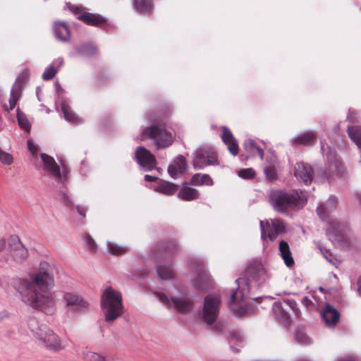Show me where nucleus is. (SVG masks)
I'll return each instance as SVG.
<instances>
[{"instance_id": "obj_3", "label": "nucleus", "mask_w": 361, "mask_h": 361, "mask_svg": "<svg viewBox=\"0 0 361 361\" xmlns=\"http://www.w3.org/2000/svg\"><path fill=\"white\" fill-rule=\"evenodd\" d=\"M306 202L303 194L297 190H274L270 193V202L274 209L284 212L289 208H301Z\"/></svg>"}, {"instance_id": "obj_39", "label": "nucleus", "mask_w": 361, "mask_h": 361, "mask_svg": "<svg viewBox=\"0 0 361 361\" xmlns=\"http://www.w3.org/2000/svg\"><path fill=\"white\" fill-rule=\"evenodd\" d=\"M83 359L85 361H104L102 356L90 350H86L84 352Z\"/></svg>"}, {"instance_id": "obj_56", "label": "nucleus", "mask_w": 361, "mask_h": 361, "mask_svg": "<svg viewBox=\"0 0 361 361\" xmlns=\"http://www.w3.org/2000/svg\"><path fill=\"white\" fill-rule=\"evenodd\" d=\"M336 361H354L351 357L338 358Z\"/></svg>"}, {"instance_id": "obj_19", "label": "nucleus", "mask_w": 361, "mask_h": 361, "mask_svg": "<svg viewBox=\"0 0 361 361\" xmlns=\"http://www.w3.org/2000/svg\"><path fill=\"white\" fill-rule=\"evenodd\" d=\"M222 134L221 135L222 141L227 146L229 152L236 156L239 152V147L237 140L235 139L231 131L226 126L221 127Z\"/></svg>"}, {"instance_id": "obj_2", "label": "nucleus", "mask_w": 361, "mask_h": 361, "mask_svg": "<svg viewBox=\"0 0 361 361\" xmlns=\"http://www.w3.org/2000/svg\"><path fill=\"white\" fill-rule=\"evenodd\" d=\"M122 296L120 292L107 287L101 295V309L105 321H115L123 314Z\"/></svg>"}, {"instance_id": "obj_4", "label": "nucleus", "mask_w": 361, "mask_h": 361, "mask_svg": "<svg viewBox=\"0 0 361 361\" xmlns=\"http://www.w3.org/2000/svg\"><path fill=\"white\" fill-rule=\"evenodd\" d=\"M142 136H149L158 149L169 147L175 140V135L158 123L152 124L143 130Z\"/></svg>"}, {"instance_id": "obj_26", "label": "nucleus", "mask_w": 361, "mask_h": 361, "mask_svg": "<svg viewBox=\"0 0 361 361\" xmlns=\"http://www.w3.org/2000/svg\"><path fill=\"white\" fill-rule=\"evenodd\" d=\"M153 190L165 195H172L177 192L178 186L174 183L161 180L153 186Z\"/></svg>"}, {"instance_id": "obj_30", "label": "nucleus", "mask_w": 361, "mask_h": 361, "mask_svg": "<svg viewBox=\"0 0 361 361\" xmlns=\"http://www.w3.org/2000/svg\"><path fill=\"white\" fill-rule=\"evenodd\" d=\"M315 135L312 131L305 132L295 135L293 142L297 145H310L313 143Z\"/></svg>"}, {"instance_id": "obj_15", "label": "nucleus", "mask_w": 361, "mask_h": 361, "mask_svg": "<svg viewBox=\"0 0 361 361\" xmlns=\"http://www.w3.org/2000/svg\"><path fill=\"white\" fill-rule=\"evenodd\" d=\"M137 164L145 171L153 169L157 164L154 156L144 147H139L135 152Z\"/></svg>"}, {"instance_id": "obj_40", "label": "nucleus", "mask_w": 361, "mask_h": 361, "mask_svg": "<svg viewBox=\"0 0 361 361\" xmlns=\"http://www.w3.org/2000/svg\"><path fill=\"white\" fill-rule=\"evenodd\" d=\"M57 73V70L53 66L49 65L42 73V79L44 80H50L54 78Z\"/></svg>"}, {"instance_id": "obj_52", "label": "nucleus", "mask_w": 361, "mask_h": 361, "mask_svg": "<svg viewBox=\"0 0 361 361\" xmlns=\"http://www.w3.org/2000/svg\"><path fill=\"white\" fill-rule=\"evenodd\" d=\"M6 246V243L5 239L0 238V252H3Z\"/></svg>"}, {"instance_id": "obj_44", "label": "nucleus", "mask_w": 361, "mask_h": 361, "mask_svg": "<svg viewBox=\"0 0 361 361\" xmlns=\"http://www.w3.org/2000/svg\"><path fill=\"white\" fill-rule=\"evenodd\" d=\"M85 247L91 252H95L97 250V245L94 240L90 237H85L84 238Z\"/></svg>"}, {"instance_id": "obj_61", "label": "nucleus", "mask_w": 361, "mask_h": 361, "mask_svg": "<svg viewBox=\"0 0 361 361\" xmlns=\"http://www.w3.org/2000/svg\"><path fill=\"white\" fill-rule=\"evenodd\" d=\"M243 338V336L240 335L238 338H237L236 339L237 340H241Z\"/></svg>"}, {"instance_id": "obj_11", "label": "nucleus", "mask_w": 361, "mask_h": 361, "mask_svg": "<svg viewBox=\"0 0 361 361\" xmlns=\"http://www.w3.org/2000/svg\"><path fill=\"white\" fill-rule=\"evenodd\" d=\"M221 305V298L218 294L208 295L204 302L203 319L208 324H212L217 318Z\"/></svg>"}, {"instance_id": "obj_37", "label": "nucleus", "mask_w": 361, "mask_h": 361, "mask_svg": "<svg viewBox=\"0 0 361 361\" xmlns=\"http://www.w3.org/2000/svg\"><path fill=\"white\" fill-rule=\"evenodd\" d=\"M17 120L19 127L27 133H30L31 124L26 114H17Z\"/></svg>"}, {"instance_id": "obj_5", "label": "nucleus", "mask_w": 361, "mask_h": 361, "mask_svg": "<svg viewBox=\"0 0 361 361\" xmlns=\"http://www.w3.org/2000/svg\"><path fill=\"white\" fill-rule=\"evenodd\" d=\"M32 331L34 336L47 350L58 352L64 348L61 338L47 325L41 324Z\"/></svg>"}, {"instance_id": "obj_16", "label": "nucleus", "mask_w": 361, "mask_h": 361, "mask_svg": "<svg viewBox=\"0 0 361 361\" xmlns=\"http://www.w3.org/2000/svg\"><path fill=\"white\" fill-rule=\"evenodd\" d=\"M63 298L67 306L76 308L79 310H87L89 307V303L75 293L66 292Z\"/></svg>"}, {"instance_id": "obj_18", "label": "nucleus", "mask_w": 361, "mask_h": 361, "mask_svg": "<svg viewBox=\"0 0 361 361\" xmlns=\"http://www.w3.org/2000/svg\"><path fill=\"white\" fill-rule=\"evenodd\" d=\"M321 316L326 324L329 327L335 326L339 320V312L329 303H326L324 307L321 311Z\"/></svg>"}, {"instance_id": "obj_14", "label": "nucleus", "mask_w": 361, "mask_h": 361, "mask_svg": "<svg viewBox=\"0 0 361 361\" xmlns=\"http://www.w3.org/2000/svg\"><path fill=\"white\" fill-rule=\"evenodd\" d=\"M216 154L207 150H198L194 153L193 166L199 169L209 165H218Z\"/></svg>"}, {"instance_id": "obj_23", "label": "nucleus", "mask_w": 361, "mask_h": 361, "mask_svg": "<svg viewBox=\"0 0 361 361\" xmlns=\"http://www.w3.org/2000/svg\"><path fill=\"white\" fill-rule=\"evenodd\" d=\"M243 148L246 153L247 158L259 156L263 159V148L255 140L247 139L244 142Z\"/></svg>"}, {"instance_id": "obj_55", "label": "nucleus", "mask_w": 361, "mask_h": 361, "mask_svg": "<svg viewBox=\"0 0 361 361\" xmlns=\"http://www.w3.org/2000/svg\"><path fill=\"white\" fill-rule=\"evenodd\" d=\"M338 166H339V163L338 161H336L334 163V169L331 168V166H330L331 173H334L335 171H336L337 169H338Z\"/></svg>"}, {"instance_id": "obj_53", "label": "nucleus", "mask_w": 361, "mask_h": 361, "mask_svg": "<svg viewBox=\"0 0 361 361\" xmlns=\"http://www.w3.org/2000/svg\"><path fill=\"white\" fill-rule=\"evenodd\" d=\"M302 302L305 307H309L312 301L307 297H304L302 300Z\"/></svg>"}, {"instance_id": "obj_35", "label": "nucleus", "mask_w": 361, "mask_h": 361, "mask_svg": "<svg viewBox=\"0 0 361 361\" xmlns=\"http://www.w3.org/2000/svg\"><path fill=\"white\" fill-rule=\"evenodd\" d=\"M106 247L108 252L117 256L124 255L128 251L127 247L118 245L114 242H108Z\"/></svg>"}, {"instance_id": "obj_38", "label": "nucleus", "mask_w": 361, "mask_h": 361, "mask_svg": "<svg viewBox=\"0 0 361 361\" xmlns=\"http://www.w3.org/2000/svg\"><path fill=\"white\" fill-rule=\"evenodd\" d=\"M14 158L11 153L4 151L0 148V162L2 164L10 166L13 163Z\"/></svg>"}, {"instance_id": "obj_41", "label": "nucleus", "mask_w": 361, "mask_h": 361, "mask_svg": "<svg viewBox=\"0 0 361 361\" xmlns=\"http://www.w3.org/2000/svg\"><path fill=\"white\" fill-rule=\"evenodd\" d=\"M239 177L244 179L252 178L255 176V171L252 168L244 169L237 171Z\"/></svg>"}, {"instance_id": "obj_43", "label": "nucleus", "mask_w": 361, "mask_h": 361, "mask_svg": "<svg viewBox=\"0 0 361 361\" xmlns=\"http://www.w3.org/2000/svg\"><path fill=\"white\" fill-rule=\"evenodd\" d=\"M63 119L68 123L77 124L80 122V118L77 114H63Z\"/></svg>"}, {"instance_id": "obj_12", "label": "nucleus", "mask_w": 361, "mask_h": 361, "mask_svg": "<svg viewBox=\"0 0 361 361\" xmlns=\"http://www.w3.org/2000/svg\"><path fill=\"white\" fill-rule=\"evenodd\" d=\"M154 294L157 299L164 305L169 308H173L179 312H186L190 310V305L189 302L185 298H177L174 297H169L164 292L160 290L154 291Z\"/></svg>"}, {"instance_id": "obj_17", "label": "nucleus", "mask_w": 361, "mask_h": 361, "mask_svg": "<svg viewBox=\"0 0 361 361\" xmlns=\"http://www.w3.org/2000/svg\"><path fill=\"white\" fill-rule=\"evenodd\" d=\"M313 171L312 167L304 163H298L295 167V176L300 182L305 185L310 183L312 180Z\"/></svg>"}, {"instance_id": "obj_10", "label": "nucleus", "mask_w": 361, "mask_h": 361, "mask_svg": "<svg viewBox=\"0 0 361 361\" xmlns=\"http://www.w3.org/2000/svg\"><path fill=\"white\" fill-rule=\"evenodd\" d=\"M272 310L276 317L286 322L299 314L295 301L290 299H283L274 302Z\"/></svg>"}, {"instance_id": "obj_27", "label": "nucleus", "mask_w": 361, "mask_h": 361, "mask_svg": "<svg viewBox=\"0 0 361 361\" xmlns=\"http://www.w3.org/2000/svg\"><path fill=\"white\" fill-rule=\"evenodd\" d=\"M135 11L141 15H149L154 9L152 0H133Z\"/></svg>"}, {"instance_id": "obj_8", "label": "nucleus", "mask_w": 361, "mask_h": 361, "mask_svg": "<svg viewBox=\"0 0 361 361\" xmlns=\"http://www.w3.org/2000/svg\"><path fill=\"white\" fill-rule=\"evenodd\" d=\"M30 76V73L27 69L24 70L18 75L11 90L10 97L8 102L2 103V106L5 111L9 112L15 109L18 99L21 97L23 87L29 80Z\"/></svg>"}, {"instance_id": "obj_48", "label": "nucleus", "mask_w": 361, "mask_h": 361, "mask_svg": "<svg viewBox=\"0 0 361 361\" xmlns=\"http://www.w3.org/2000/svg\"><path fill=\"white\" fill-rule=\"evenodd\" d=\"M62 113H71V107L67 101H63L61 104Z\"/></svg>"}, {"instance_id": "obj_21", "label": "nucleus", "mask_w": 361, "mask_h": 361, "mask_svg": "<svg viewBox=\"0 0 361 361\" xmlns=\"http://www.w3.org/2000/svg\"><path fill=\"white\" fill-rule=\"evenodd\" d=\"M187 169L185 159L180 155L177 157L168 167V173L172 178H177L181 176Z\"/></svg>"}, {"instance_id": "obj_54", "label": "nucleus", "mask_w": 361, "mask_h": 361, "mask_svg": "<svg viewBox=\"0 0 361 361\" xmlns=\"http://www.w3.org/2000/svg\"><path fill=\"white\" fill-rule=\"evenodd\" d=\"M157 179V178L156 176H150V175L145 176V180L147 182H153Z\"/></svg>"}, {"instance_id": "obj_45", "label": "nucleus", "mask_w": 361, "mask_h": 361, "mask_svg": "<svg viewBox=\"0 0 361 361\" xmlns=\"http://www.w3.org/2000/svg\"><path fill=\"white\" fill-rule=\"evenodd\" d=\"M295 339L302 344H309L310 338L303 332H298L295 334Z\"/></svg>"}, {"instance_id": "obj_34", "label": "nucleus", "mask_w": 361, "mask_h": 361, "mask_svg": "<svg viewBox=\"0 0 361 361\" xmlns=\"http://www.w3.org/2000/svg\"><path fill=\"white\" fill-rule=\"evenodd\" d=\"M157 274L160 279L164 281L173 279L175 274L172 267L164 264L157 266Z\"/></svg>"}, {"instance_id": "obj_22", "label": "nucleus", "mask_w": 361, "mask_h": 361, "mask_svg": "<svg viewBox=\"0 0 361 361\" xmlns=\"http://www.w3.org/2000/svg\"><path fill=\"white\" fill-rule=\"evenodd\" d=\"M277 159L271 152L266 154V162L264 166V173L269 180H273L276 176Z\"/></svg>"}, {"instance_id": "obj_9", "label": "nucleus", "mask_w": 361, "mask_h": 361, "mask_svg": "<svg viewBox=\"0 0 361 361\" xmlns=\"http://www.w3.org/2000/svg\"><path fill=\"white\" fill-rule=\"evenodd\" d=\"M261 238L264 241L269 238L274 241L278 236L286 232L284 222L279 219H269L259 221Z\"/></svg>"}, {"instance_id": "obj_1", "label": "nucleus", "mask_w": 361, "mask_h": 361, "mask_svg": "<svg viewBox=\"0 0 361 361\" xmlns=\"http://www.w3.org/2000/svg\"><path fill=\"white\" fill-rule=\"evenodd\" d=\"M53 267L47 262H41L38 271L27 279H16L13 286L21 300L30 307L51 314L56 310V302L49 290L54 286Z\"/></svg>"}, {"instance_id": "obj_59", "label": "nucleus", "mask_w": 361, "mask_h": 361, "mask_svg": "<svg viewBox=\"0 0 361 361\" xmlns=\"http://www.w3.org/2000/svg\"><path fill=\"white\" fill-rule=\"evenodd\" d=\"M17 114H19V113H22L20 110V108L18 106L17 109H16V112Z\"/></svg>"}, {"instance_id": "obj_33", "label": "nucleus", "mask_w": 361, "mask_h": 361, "mask_svg": "<svg viewBox=\"0 0 361 361\" xmlns=\"http://www.w3.org/2000/svg\"><path fill=\"white\" fill-rule=\"evenodd\" d=\"M198 197V190L190 187H184L178 192V197L185 201H192Z\"/></svg>"}, {"instance_id": "obj_50", "label": "nucleus", "mask_w": 361, "mask_h": 361, "mask_svg": "<svg viewBox=\"0 0 361 361\" xmlns=\"http://www.w3.org/2000/svg\"><path fill=\"white\" fill-rule=\"evenodd\" d=\"M77 208V211L78 212V214L82 216V217H85V214H86V212H87V208L85 207H82L81 205H78L76 207Z\"/></svg>"}, {"instance_id": "obj_47", "label": "nucleus", "mask_w": 361, "mask_h": 361, "mask_svg": "<svg viewBox=\"0 0 361 361\" xmlns=\"http://www.w3.org/2000/svg\"><path fill=\"white\" fill-rule=\"evenodd\" d=\"M61 200L67 206L71 207L73 205V202L71 198L67 193L63 192L61 194Z\"/></svg>"}, {"instance_id": "obj_60", "label": "nucleus", "mask_w": 361, "mask_h": 361, "mask_svg": "<svg viewBox=\"0 0 361 361\" xmlns=\"http://www.w3.org/2000/svg\"><path fill=\"white\" fill-rule=\"evenodd\" d=\"M3 286V281L1 279V278L0 277V288H2Z\"/></svg>"}, {"instance_id": "obj_25", "label": "nucleus", "mask_w": 361, "mask_h": 361, "mask_svg": "<svg viewBox=\"0 0 361 361\" xmlns=\"http://www.w3.org/2000/svg\"><path fill=\"white\" fill-rule=\"evenodd\" d=\"M78 18L83 21L87 25L92 26H100L106 21V19L104 16L99 14L88 12H84L81 15L78 16Z\"/></svg>"}, {"instance_id": "obj_29", "label": "nucleus", "mask_w": 361, "mask_h": 361, "mask_svg": "<svg viewBox=\"0 0 361 361\" xmlns=\"http://www.w3.org/2000/svg\"><path fill=\"white\" fill-rule=\"evenodd\" d=\"M280 255L287 267H291L294 264L291 252L288 244L285 241H281L279 243Z\"/></svg>"}, {"instance_id": "obj_36", "label": "nucleus", "mask_w": 361, "mask_h": 361, "mask_svg": "<svg viewBox=\"0 0 361 361\" xmlns=\"http://www.w3.org/2000/svg\"><path fill=\"white\" fill-rule=\"evenodd\" d=\"M337 202L338 201H337L336 197H330L324 206H320V207H317V213H318L319 216H320V218L324 219V216H323L322 213L325 210H331V209H334L337 204Z\"/></svg>"}, {"instance_id": "obj_6", "label": "nucleus", "mask_w": 361, "mask_h": 361, "mask_svg": "<svg viewBox=\"0 0 361 361\" xmlns=\"http://www.w3.org/2000/svg\"><path fill=\"white\" fill-rule=\"evenodd\" d=\"M28 255V252L22 243L18 236L12 235L8 239V250L6 255H2L0 261L3 263L13 265L24 262Z\"/></svg>"}, {"instance_id": "obj_57", "label": "nucleus", "mask_w": 361, "mask_h": 361, "mask_svg": "<svg viewBox=\"0 0 361 361\" xmlns=\"http://www.w3.org/2000/svg\"><path fill=\"white\" fill-rule=\"evenodd\" d=\"M357 291L361 296V277H360L357 281Z\"/></svg>"}, {"instance_id": "obj_58", "label": "nucleus", "mask_w": 361, "mask_h": 361, "mask_svg": "<svg viewBox=\"0 0 361 361\" xmlns=\"http://www.w3.org/2000/svg\"><path fill=\"white\" fill-rule=\"evenodd\" d=\"M324 257L331 263H332L331 259L329 258V257L324 254Z\"/></svg>"}, {"instance_id": "obj_46", "label": "nucleus", "mask_w": 361, "mask_h": 361, "mask_svg": "<svg viewBox=\"0 0 361 361\" xmlns=\"http://www.w3.org/2000/svg\"><path fill=\"white\" fill-rule=\"evenodd\" d=\"M67 6L73 14L77 15L78 16L84 13L82 11V8H80L78 6L73 5L70 3H68Z\"/></svg>"}, {"instance_id": "obj_32", "label": "nucleus", "mask_w": 361, "mask_h": 361, "mask_svg": "<svg viewBox=\"0 0 361 361\" xmlns=\"http://www.w3.org/2000/svg\"><path fill=\"white\" fill-rule=\"evenodd\" d=\"M191 183L197 186H212L214 182L208 174L196 173L192 176Z\"/></svg>"}, {"instance_id": "obj_13", "label": "nucleus", "mask_w": 361, "mask_h": 361, "mask_svg": "<svg viewBox=\"0 0 361 361\" xmlns=\"http://www.w3.org/2000/svg\"><path fill=\"white\" fill-rule=\"evenodd\" d=\"M40 157L44 164V170L48 175L56 180H65L66 178L68 170L64 166L61 169L54 158L46 154H41Z\"/></svg>"}, {"instance_id": "obj_24", "label": "nucleus", "mask_w": 361, "mask_h": 361, "mask_svg": "<svg viewBox=\"0 0 361 361\" xmlns=\"http://www.w3.org/2000/svg\"><path fill=\"white\" fill-rule=\"evenodd\" d=\"M249 274L259 283L265 281L269 277L267 269L261 263L251 265L249 268Z\"/></svg>"}, {"instance_id": "obj_28", "label": "nucleus", "mask_w": 361, "mask_h": 361, "mask_svg": "<svg viewBox=\"0 0 361 361\" xmlns=\"http://www.w3.org/2000/svg\"><path fill=\"white\" fill-rule=\"evenodd\" d=\"M192 269H194L197 272V276L193 281V285L197 288L200 289L202 282H207L209 279V276L204 270V267L200 264H197V267L190 266Z\"/></svg>"}, {"instance_id": "obj_62", "label": "nucleus", "mask_w": 361, "mask_h": 361, "mask_svg": "<svg viewBox=\"0 0 361 361\" xmlns=\"http://www.w3.org/2000/svg\"><path fill=\"white\" fill-rule=\"evenodd\" d=\"M322 151L324 152V147L322 146Z\"/></svg>"}, {"instance_id": "obj_7", "label": "nucleus", "mask_w": 361, "mask_h": 361, "mask_svg": "<svg viewBox=\"0 0 361 361\" xmlns=\"http://www.w3.org/2000/svg\"><path fill=\"white\" fill-rule=\"evenodd\" d=\"M236 283L238 288L231 294L229 305L238 316H241L248 312L244 299L248 295L250 288L246 279H238Z\"/></svg>"}, {"instance_id": "obj_31", "label": "nucleus", "mask_w": 361, "mask_h": 361, "mask_svg": "<svg viewBox=\"0 0 361 361\" xmlns=\"http://www.w3.org/2000/svg\"><path fill=\"white\" fill-rule=\"evenodd\" d=\"M77 53L83 56H93L97 53V47L92 43H86L75 47Z\"/></svg>"}, {"instance_id": "obj_20", "label": "nucleus", "mask_w": 361, "mask_h": 361, "mask_svg": "<svg viewBox=\"0 0 361 361\" xmlns=\"http://www.w3.org/2000/svg\"><path fill=\"white\" fill-rule=\"evenodd\" d=\"M53 31L56 39L61 42H68L71 39L70 28L65 21H55Z\"/></svg>"}, {"instance_id": "obj_51", "label": "nucleus", "mask_w": 361, "mask_h": 361, "mask_svg": "<svg viewBox=\"0 0 361 361\" xmlns=\"http://www.w3.org/2000/svg\"><path fill=\"white\" fill-rule=\"evenodd\" d=\"M336 226H337V225H331V226H329V227L326 230L327 235L331 238H333L334 236L336 235V234L334 233V232L333 231Z\"/></svg>"}, {"instance_id": "obj_49", "label": "nucleus", "mask_w": 361, "mask_h": 361, "mask_svg": "<svg viewBox=\"0 0 361 361\" xmlns=\"http://www.w3.org/2000/svg\"><path fill=\"white\" fill-rule=\"evenodd\" d=\"M50 65L53 66L58 71V69L63 65V59L61 57H59L54 59Z\"/></svg>"}, {"instance_id": "obj_42", "label": "nucleus", "mask_w": 361, "mask_h": 361, "mask_svg": "<svg viewBox=\"0 0 361 361\" xmlns=\"http://www.w3.org/2000/svg\"><path fill=\"white\" fill-rule=\"evenodd\" d=\"M27 149L33 157L37 156L39 147L35 142L32 138H29L27 141Z\"/></svg>"}]
</instances>
